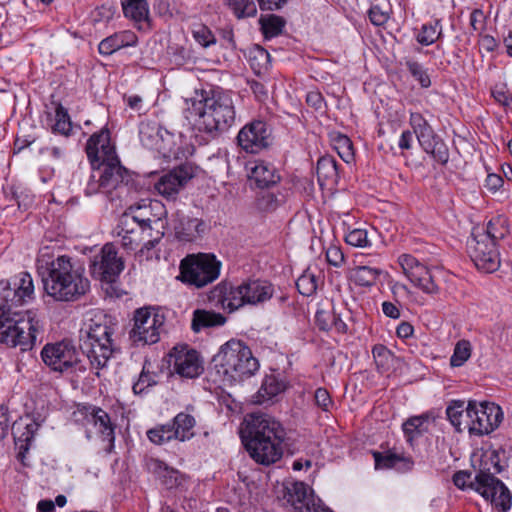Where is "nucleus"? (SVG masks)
I'll list each match as a JSON object with an SVG mask.
<instances>
[{"label": "nucleus", "mask_w": 512, "mask_h": 512, "mask_svg": "<svg viewBox=\"0 0 512 512\" xmlns=\"http://www.w3.org/2000/svg\"><path fill=\"white\" fill-rule=\"evenodd\" d=\"M148 366H150V363L145 361L138 380L132 386V390L136 395L145 393L148 388L157 384V374L151 372Z\"/></svg>", "instance_id": "de8ad7c7"}, {"label": "nucleus", "mask_w": 512, "mask_h": 512, "mask_svg": "<svg viewBox=\"0 0 512 512\" xmlns=\"http://www.w3.org/2000/svg\"><path fill=\"white\" fill-rule=\"evenodd\" d=\"M501 471L498 452L492 451L488 459L482 460L481 468L470 486L483 498L489 500L495 508L506 512L511 508V493L504 483L495 476Z\"/></svg>", "instance_id": "423d86ee"}, {"label": "nucleus", "mask_w": 512, "mask_h": 512, "mask_svg": "<svg viewBox=\"0 0 512 512\" xmlns=\"http://www.w3.org/2000/svg\"><path fill=\"white\" fill-rule=\"evenodd\" d=\"M85 151L91 168H97L104 190L110 194L131 181L129 171L121 165L107 128L93 133L87 140Z\"/></svg>", "instance_id": "20e7f679"}, {"label": "nucleus", "mask_w": 512, "mask_h": 512, "mask_svg": "<svg viewBox=\"0 0 512 512\" xmlns=\"http://www.w3.org/2000/svg\"><path fill=\"white\" fill-rule=\"evenodd\" d=\"M228 7L234 12L237 18L251 17L257 12L253 0H226Z\"/></svg>", "instance_id": "864d4df0"}, {"label": "nucleus", "mask_w": 512, "mask_h": 512, "mask_svg": "<svg viewBox=\"0 0 512 512\" xmlns=\"http://www.w3.org/2000/svg\"><path fill=\"white\" fill-rule=\"evenodd\" d=\"M137 44L138 37L133 31L121 30L101 40L98 52L103 56H110L123 48L134 47Z\"/></svg>", "instance_id": "c85d7f7f"}, {"label": "nucleus", "mask_w": 512, "mask_h": 512, "mask_svg": "<svg viewBox=\"0 0 512 512\" xmlns=\"http://www.w3.org/2000/svg\"><path fill=\"white\" fill-rule=\"evenodd\" d=\"M332 143L339 157L344 162L351 163L354 160L353 143L348 136L339 133L332 138Z\"/></svg>", "instance_id": "a18cd8bd"}, {"label": "nucleus", "mask_w": 512, "mask_h": 512, "mask_svg": "<svg viewBox=\"0 0 512 512\" xmlns=\"http://www.w3.org/2000/svg\"><path fill=\"white\" fill-rule=\"evenodd\" d=\"M251 178L259 188H269L280 181L275 167L267 162L257 163L251 170Z\"/></svg>", "instance_id": "473e14b6"}, {"label": "nucleus", "mask_w": 512, "mask_h": 512, "mask_svg": "<svg viewBox=\"0 0 512 512\" xmlns=\"http://www.w3.org/2000/svg\"><path fill=\"white\" fill-rule=\"evenodd\" d=\"M176 440L186 441L194 436L195 418L185 412L178 413L170 423Z\"/></svg>", "instance_id": "c9c22d12"}, {"label": "nucleus", "mask_w": 512, "mask_h": 512, "mask_svg": "<svg viewBox=\"0 0 512 512\" xmlns=\"http://www.w3.org/2000/svg\"><path fill=\"white\" fill-rule=\"evenodd\" d=\"M251 67L255 70L267 69L270 63V54L261 46H255L249 54Z\"/></svg>", "instance_id": "4d7b16f0"}, {"label": "nucleus", "mask_w": 512, "mask_h": 512, "mask_svg": "<svg viewBox=\"0 0 512 512\" xmlns=\"http://www.w3.org/2000/svg\"><path fill=\"white\" fill-rule=\"evenodd\" d=\"M345 242L354 247H370L371 242L368 239L367 231L365 229H353L345 236Z\"/></svg>", "instance_id": "13d9d810"}, {"label": "nucleus", "mask_w": 512, "mask_h": 512, "mask_svg": "<svg viewBox=\"0 0 512 512\" xmlns=\"http://www.w3.org/2000/svg\"><path fill=\"white\" fill-rule=\"evenodd\" d=\"M34 299V284L30 273L20 272L0 281V343L8 348L19 347L22 352L34 348L43 330L36 313H24L16 308Z\"/></svg>", "instance_id": "f257e3e1"}, {"label": "nucleus", "mask_w": 512, "mask_h": 512, "mask_svg": "<svg viewBox=\"0 0 512 512\" xmlns=\"http://www.w3.org/2000/svg\"><path fill=\"white\" fill-rule=\"evenodd\" d=\"M97 193L108 194L104 190V186L102 184V179H100V173L97 168H92V173L89 176V179L84 188V194L86 196H93Z\"/></svg>", "instance_id": "bf43d9fd"}, {"label": "nucleus", "mask_w": 512, "mask_h": 512, "mask_svg": "<svg viewBox=\"0 0 512 512\" xmlns=\"http://www.w3.org/2000/svg\"><path fill=\"white\" fill-rule=\"evenodd\" d=\"M41 359L51 370L59 373L86 371L80 352L69 340L47 343L41 350Z\"/></svg>", "instance_id": "6e6552de"}, {"label": "nucleus", "mask_w": 512, "mask_h": 512, "mask_svg": "<svg viewBox=\"0 0 512 512\" xmlns=\"http://www.w3.org/2000/svg\"><path fill=\"white\" fill-rule=\"evenodd\" d=\"M38 430V423H26L20 434H14V441L32 443Z\"/></svg>", "instance_id": "774afa93"}, {"label": "nucleus", "mask_w": 512, "mask_h": 512, "mask_svg": "<svg viewBox=\"0 0 512 512\" xmlns=\"http://www.w3.org/2000/svg\"><path fill=\"white\" fill-rule=\"evenodd\" d=\"M285 23L283 17L275 14L261 15L259 19L260 28L265 39L280 35Z\"/></svg>", "instance_id": "37998d69"}, {"label": "nucleus", "mask_w": 512, "mask_h": 512, "mask_svg": "<svg viewBox=\"0 0 512 512\" xmlns=\"http://www.w3.org/2000/svg\"><path fill=\"white\" fill-rule=\"evenodd\" d=\"M381 274V269L363 265L353 268L349 278L356 286L372 287Z\"/></svg>", "instance_id": "4c0bfd02"}, {"label": "nucleus", "mask_w": 512, "mask_h": 512, "mask_svg": "<svg viewBox=\"0 0 512 512\" xmlns=\"http://www.w3.org/2000/svg\"><path fill=\"white\" fill-rule=\"evenodd\" d=\"M326 260L334 267H341L345 262V256L341 248L336 245H330L326 250Z\"/></svg>", "instance_id": "69168bd1"}, {"label": "nucleus", "mask_w": 512, "mask_h": 512, "mask_svg": "<svg viewBox=\"0 0 512 512\" xmlns=\"http://www.w3.org/2000/svg\"><path fill=\"white\" fill-rule=\"evenodd\" d=\"M169 355L173 371L181 378L194 379L202 374L204 367L196 350L188 346L174 347Z\"/></svg>", "instance_id": "6ab92c4d"}, {"label": "nucleus", "mask_w": 512, "mask_h": 512, "mask_svg": "<svg viewBox=\"0 0 512 512\" xmlns=\"http://www.w3.org/2000/svg\"><path fill=\"white\" fill-rule=\"evenodd\" d=\"M117 329V323L111 316L102 315L90 320L85 338L81 342H90L92 344L117 345L113 335Z\"/></svg>", "instance_id": "412c9836"}, {"label": "nucleus", "mask_w": 512, "mask_h": 512, "mask_svg": "<svg viewBox=\"0 0 512 512\" xmlns=\"http://www.w3.org/2000/svg\"><path fill=\"white\" fill-rule=\"evenodd\" d=\"M173 229L175 236L179 241L193 242L196 239L203 237L208 226L202 219L186 216L177 211L174 214Z\"/></svg>", "instance_id": "5701e85b"}, {"label": "nucleus", "mask_w": 512, "mask_h": 512, "mask_svg": "<svg viewBox=\"0 0 512 512\" xmlns=\"http://www.w3.org/2000/svg\"><path fill=\"white\" fill-rule=\"evenodd\" d=\"M236 141L246 153L259 154L273 145L272 128L266 121L252 120L239 130Z\"/></svg>", "instance_id": "9b49d317"}, {"label": "nucleus", "mask_w": 512, "mask_h": 512, "mask_svg": "<svg viewBox=\"0 0 512 512\" xmlns=\"http://www.w3.org/2000/svg\"><path fill=\"white\" fill-rule=\"evenodd\" d=\"M422 149L429 154L438 164L445 166L449 161V149L444 140L437 134L433 138L420 142Z\"/></svg>", "instance_id": "e433bc0d"}, {"label": "nucleus", "mask_w": 512, "mask_h": 512, "mask_svg": "<svg viewBox=\"0 0 512 512\" xmlns=\"http://www.w3.org/2000/svg\"><path fill=\"white\" fill-rule=\"evenodd\" d=\"M469 255L478 270L492 273L500 266V255L496 244L484 234H472L468 241Z\"/></svg>", "instance_id": "2eb2a0df"}, {"label": "nucleus", "mask_w": 512, "mask_h": 512, "mask_svg": "<svg viewBox=\"0 0 512 512\" xmlns=\"http://www.w3.org/2000/svg\"><path fill=\"white\" fill-rule=\"evenodd\" d=\"M214 361L230 383L253 376L260 366L249 346L239 339H230L223 344Z\"/></svg>", "instance_id": "39448f33"}, {"label": "nucleus", "mask_w": 512, "mask_h": 512, "mask_svg": "<svg viewBox=\"0 0 512 512\" xmlns=\"http://www.w3.org/2000/svg\"><path fill=\"white\" fill-rule=\"evenodd\" d=\"M505 223L504 218L496 217L491 219L486 227L474 228L472 234H484L488 237L489 241H493L496 244L498 240L503 239L508 233Z\"/></svg>", "instance_id": "a19ab883"}, {"label": "nucleus", "mask_w": 512, "mask_h": 512, "mask_svg": "<svg viewBox=\"0 0 512 512\" xmlns=\"http://www.w3.org/2000/svg\"><path fill=\"white\" fill-rule=\"evenodd\" d=\"M244 423L245 427L241 430V439H257V443H260L259 439L275 436L285 430L279 421L265 413L249 414Z\"/></svg>", "instance_id": "f3484780"}, {"label": "nucleus", "mask_w": 512, "mask_h": 512, "mask_svg": "<svg viewBox=\"0 0 512 512\" xmlns=\"http://www.w3.org/2000/svg\"><path fill=\"white\" fill-rule=\"evenodd\" d=\"M194 176L195 167L191 163H184L161 175L154 187L166 199L175 200L179 191Z\"/></svg>", "instance_id": "dca6fc26"}, {"label": "nucleus", "mask_w": 512, "mask_h": 512, "mask_svg": "<svg viewBox=\"0 0 512 512\" xmlns=\"http://www.w3.org/2000/svg\"><path fill=\"white\" fill-rule=\"evenodd\" d=\"M332 316L333 309L331 311H326L323 309H318L315 314V323L319 330L321 331H329L332 329Z\"/></svg>", "instance_id": "338daca9"}, {"label": "nucleus", "mask_w": 512, "mask_h": 512, "mask_svg": "<svg viewBox=\"0 0 512 512\" xmlns=\"http://www.w3.org/2000/svg\"><path fill=\"white\" fill-rule=\"evenodd\" d=\"M406 277L411 283L427 294H433L438 291V286L434 282L429 269L421 262L408 272Z\"/></svg>", "instance_id": "72a5a7b5"}, {"label": "nucleus", "mask_w": 512, "mask_h": 512, "mask_svg": "<svg viewBox=\"0 0 512 512\" xmlns=\"http://www.w3.org/2000/svg\"><path fill=\"white\" fill-rule=\"evenodd\" d=\"M246 305H257L266 302L273 296L272 284L261 280H245L242 282Z\"/></svg>", "instance_id": "c756f323"}, {"label": "nucleus", "mask_w": 512, "mask_h": 512, "mask_svg": "<svg viewBox=\"0 0 512 512\" xmlns=\"http://www.w3.org/2000/svg\"><path fill=\"white\" fill-rule=\"evenodd\" d=\"M464 412H466V406L462 400H452L446 408L447 418L458 431L462 430L461 418Z\"/></svg>", "instance_id": "6e6d98bb"}, {"label": "nucleus", "mask_w": 512, "mask_h": 512, "mask_svg": "<svg viewBox=\"0 0 512 512\" xmlns=\"http://www.w3.org/2000/svg\"><path fill=\"white\" fill-rule=\"evenodd\" d=\"M368 17L375 26H382L390 18V9H384L379 4L372 5L368 11Z\"/></svg>", "instance_id": "680f3d73"}, {"label": "nucleus", "mask_w": 512, "mask_h": 512, "mask_svg": "<svg viewBox=\"0 0 512 512\" xmlns=\"http://www.w3.org/2000/svg\"><path fill=\"white\" fill-rule=\"evenodd\" d=\"M12 196L14 197V202L17 204L20 210L26 211L32 206L34 202V196L31 194V192L21 187H19V190H14L12 192Z\"/></svg>", "instance_id": "0e129e2a"}, {"label": "nucleus", "mask_w": 512, "mask_h": 512, "mask_svg": "<svg viewBox=\"0 0 512 512\" xmlns=\"http://www.w3.org/2000/svg\"><path fill=\"white\" fill-rule=\"evenodd\" d=\"M316 173L320 185H337L339 172L335 158L322 156L317 162Z\"/></svg>", "instance_id": "7c9ffc66"}, {"label": "nucleus", "mask_w": 512, "mask_h": 512, "mask_svg": "<svg viewBox=\"0 0 512 512\" xmlns=\"http://www.w3.org/2000/svg\"><path fill=\"white\" fill-rule=\"evenodd\" d=\"M149 472L154 474L161 484L168 490L183 492L188 488L187 477L180 471L168 467L164 462L158 459H150L147 462Z\"/></svg>", "instance_id": "4be33fe9"}, {"label": "nucleus", "mask_w": 512, "mask_h": 512, "mask_svg": "<svg viewBox=\"0 0 512 512\" xmlns=\"http://www.w3.org/2000/svg\"><path fill=\"white\" fill-rule=\"evenodd\" d=\"M285 198L283 193L262 192L257 198V208L264 212H272L285 202Z\"/></svg>", "instance_id": "09e8293b"}, {"label": "nucleus", "mask_w": 512, "mask_h": 512, "mask_svg": "<svg viewBox=\"0 0 512 512\" xmlns=\"http://www.w3.org/2000/svg\"><path fill=\"white\" fill-rule=\"evenodd\" d=\"M314 401L317 407L324 412H331L335 406L327 389L319 387L315 390Z\"/></svg>", "instance_id": "e2e57ef3"}, {"label": "nucleus", "mask_w": 512, "mask_h": 512, "mask_svg": "<svg viewBox=\"0 0 512 512\" xmlns=\"http://www.w3.org/2000/svg\"><path fill=\"white\" fill-rule=\"evenodd\" d=\"M467 428L470 434L487 435L503 421L501 407L491 402L469 401L466 406Z\"/></svg>", "instance_id": "9d476101"}, {"label": "nucleus", "mask_w": 512, "mask_h": 512, "mask_svg": "<svg viewBox=\"0 0 512 512\" xmlns=\"http://www.w3.org/2000/svg\"><path fill=\"white\" fill-rule=\"evenodd\" d=\"M37 272L44 291L56 301L75 302L90 291L84 264L70 256L54 258L41 252L37 258Z\"/></svg>", "instance_id": "f03ea898"}, {"label": "nucleus", "mask_w": 512, "mask_h": 512, "mask_svg": "<svg viewBox=\"0 0 512 512\" xmlns=\"http://www.w3.org/2000/svg\"><path fill=\"white\" fill-rule=\"evenodd\" d=\"M221 266L214 254H188L180 261L177 279L187 286L203 288L218 279Z\"/></svg>", "instance_id": "0eeeda50"}, {"label": "nucleus", "mask_w": 512, "mask_h": 512, "mask_svg": "<svg viewBox=\"0 0 512 512\" xmlns=\"http://www.w3.org/2000/svg\"><path fill=\"white\" fill-rule=\"evenodd\" d=\"M285 496L294 509L300 512H333L303 482H293L287 486Z\"/></svg>", "instance_id": "a211bd4d"}, {"label": "nucleus", "mask_w": 512, "mask_h": 512, "mask_svg": "<svg viewBox=\"0 0 512 512\" xmlns=\"http://www.w3.org/2000/svg\"><path fill=\"white\" fill-rule=\"evenodd\" d=\"M376 470L395 469L400 473L410 472L414 467L412 457L397 453L395 450L379 452L372 450Z\"/></svg>", "instance_id": "393cba45"}, {"label": "nucleus", "mask_w": 512, "mask_h": 512, "mask_svg": "<svg viewBox=\"0 0 512 512\" xmlns=\"http://www.w3.org/2000/svg\"><path fill=\"white\" fill-rule=\"evenodd\" d=\"M416 40L422 46H429L443 37L441 20L425 23L416 34Z\"/></svg>", "instance_id": "ea45409f"}, {"label": "nucleus", "mask_w": 512, "mask_h": 512, "mask_svg": "<svg viewBox=\"0 0 512 512\" xmlns=\"http://www.w3.org/2000/svg\"><path fill=\"white\" fill-rule=\"evenodd\" d=\"M404 436L408 443L412 444L424 433L428 432V416H413L407 419L402 425Z\"/></svg>", "instance_id": "58836bf2"}, {"label": "nucleus", "mask_w": 512, "mask_h": 512, "mask_svg": "<svg viewBox=\"0 0 512 512\" xmlns=\"http://www.w3.org/2000/svg\"><path fill=\"white\" fill-rule=\"evenodd\" d=\"M471 356V344L467 340H460L455 345L453 354L450 358L452 367L462 366Z\"/></svg>", "instance_id": "5fc2aeb1"}, {"label": "nucleus", "mask_w": 512, "mask_h": 512, "mask_svg": "<svg viewBox=\"0 0 512 512\" xmlns=\"http://www.w3.org/2000/svg\"><path fill=\"white\" fill-rule=\"evenodd\" d=\"M208 299L215 306L229 313L235 312L246 305L242 283L234 285L228 281H221L209 292Z\"/></svg>", "instance_id": "aec40b11"}, {"label": "nucleus", "mask_w": 512, "mask_h": 512, "mask_svg": "<svg viewBox=\"0 0 512 512\" xmlns=\"http://www.w3.org/2000/svg\"><path fill=\"white\" fill-rule=\"evenodd\" d=\"M285 390V384L279 381L274 375H267L264 377L261 387L255 394V404H265L271 401L275 396Z\"/></svg>", "instance_id": "f704fd0d"}, {"label": "nucleus", "mask_w": 512, "mask_h": 512, "mask_svg": "<svg viewBox=\"0 0 512 512\" xmlns=\"http://www.w3.org/2000/svg\"><path fill=\"white\" fill-rule=\"evenodd\" d=\"M372 354L377 365V369L383 371L386 369L389 361L392 359V352L384 345L377 344L372 348Z\"/></svg>", "instance_id": "052dcab7"}, {"label": "nucleus", "mask_w": 512, "mask_h": 512, "mask_svg": "<svg viewBox=\"0 0 512 512\" xmlns=\"http://www.w3.org/2000/svg\"><path fill=\"white\" fill-rule=\"evenodd\" d=\"M195 119V128L208 139H216L227 132L236 122V107L232 92L211 88L196 93L189 107Z\"/></svg>", "instance_id": "7ed1b4c3"}, {"label": "nucleus", "mask_w": 512, "mask_h": 512, "mask_svg": "<svg viewBox=\"0 0 512 512\" xmlns=\"http://www.w3.org/2000/svg\"><path fill=\"white\" fill-rule=\"evenodd\" d=\"M286 437L285 430L275 436L267 438L242 440L249 456L258 464L269 466L279 461L283 456V442Z\"/></svg>", "instance_id": "4468645a"}, {"label": "nucleus", "mask_w": 512, "mask_h": 512, "mask_svg": "<svg viewBox=\"0 0 512 512\" xmlns=\"http://www.w3.org/2000/svg\"><path fill=\"white\" fill-rule=\"evenodd\" d=\"M90 272L95 279L114 283L124 269V261L118 256L116 247L106 243L90 261Z\"/></svg>", "instance_id": "f8f14e48"}, {"label": "nucleus", "mask_w": 512, "mask_h": 512, "mask_svg": "<svg viewBox=\"0 0 512 512\" xmlns=\"http://www.w3.org/2000/svg\"><path fill=\"white\" fill-rule=\"evenodd\" d=\"M226 323V317L221 313L196 309L193 312L191 329L198 333L205 328L219 327Z\"/></svg>", "instance_id": "2f4dec72"}, {"label": "nucleus", "mask_w": 512, "mask_h": 512, "mask_svg": "<svg viewBox=\"0 0 512 512\" xmlns=\"http://www.w3.org/2000/svg\"><path fill=\"white\" fill-rule=\"evenodd\" d=\"M406 68L410 75L416 80L422 88H429L431 86V79L428 70L418 61L407 60Z\"/></svg>", "instance_id": "603ef678"}, {"label": "nucleus", "mask_w": 512, "mask_h": 512, "mask_svg": "<svg viewBox=\"0 0 512 512\" xmlns=\"http://www.w3.org/2000/svg\"><path fill=\"white\" fill-rule=\"evenodd\" d=\"M83 413L87 421L97 428L102 440L106 441L110 447H113L115 441V425L111 422L109 414L102 408L93 405L84 406Z\"/></svg>", "instance_id": "bb28decb"}, {"label": "nucleus", "mask_w": 512, "mask_h": 512, "mask_svg": "<svg viewBox=\"0 0 512 512\" xmlns=\"http://www.w3.org/2000/svg\"><path fill=\"white\" fill-rule=\"evenodd\" d=\"M191 34L194 40L203 48L216 44V37L211 29L202 23H195L191 27Z\"/></svg>", "instance_id": "8fccbe9b"}, {"label": "nucleus", "mask_w": 512, "mask_h": 512, "mask_svg": "<svg viewBox=\"0 0 512 512\" xmlns=\"http://www.w3.org/2000/svg\"><path fill=\"white\" fill-rule=\"evenodd\" d=\"M180 136V132H170L166 129L163 133L162 127L155 121H142L139 125V138L142 145L163 155L176 154L175 138Z\"/></svg>", "instance_id": "ddd939ff"}, {"label": "nucleus", "mask_w": 512, "mask_h": 512, "mask_svg": "<svg viewBox=\"0 0 512 512\" xmlns=\"http://www.w3.org/2000/svg\"><path fill=\"white\" fill-rule=\"evenodd\" d=\"M117 230L118 236L121 237L122 246L126 250L134 251L144 241L140 218L137 216H123Z\"/></svg>", "instance_id": "a878e982"}, {"label": "nucleus", "mask_w": 512, "mask_h": 512, "mask_svg": "<svg viewBox=\"0 0 512 512\" xmlns=\"http://www.w3.org/2000/svg\"><path fill=\"white\" fill-rule=\"evenodd\" d=\"M164 322V315L155 308H138L134 311L133 326L129 331V339L136 346L155 344L160 339V330Z\"/></svg>", "instance_id": "1a4fd4ad"}, {"label": "nucleus", "mask_w": 512, "mask_h": 512, "mask_svg": "<svg viewBox=\"0 0 512 512\" xmlns=\"http://www.w3.org/2000/svg\"><path fill=\"white\" fill-rule=\"evenodd\" d=\"M409 123L413 129V132L418 142H425L429 138H433L436 135L434 129L424 116L419 112H411L409 116Z\"/></svg>", "instance_id": "79ce46f5"}, {"label": "nucleus", "mask_w": 512, "mask_h": 512, "mask_svg": "<svg viewBox=\"0 0 512 512\" xmlns=\"http://www.w3.org/2000/svg\"><path fill=\"white\" fill-rule=\"evenodd\" d=\"M320 277L309 268L303 272V274L297 279L296 287L300 294L304 296L313 295L319 283Z\"/></svg>", "instance_id": "49530a36"}, {"label": "nucleus", "mask_w": 512, "mask_h": 512, "mask_svg": "<svg viewBox=\"0 0 512 512\" xmlns=\"http://www.w3.org/2000/svg\"><path fill=\"white\" fill-rule=\"evenodd\" d=\"M120 3L124 17L131 21L137 30H152L153 23L147 0H120Z\"/></svg>", "instance_id": "b1692460"}, {"label": "nucleus", "mask_w": 512, "mask_h": 512, "mask_svg": "<svg viewBox=\"0 0 512 512\" xmlns=\"http://www.w3.org/2000/svg\"><path fill=\"white\" fill-rule=\"evenodd\" d=\"M80 355H86L92 368L103 369L114 353L119 352L117 345L80 343Z\"/></svg>", "instance_id": "cd10ccee"}, {"label": "nucleus", "mask_w": 512, "mask_h": 512, "mask_svg": "<svg viewBox=\"0 0 512 512\" xmlns=\"http://www.w3.org/2000/svg\"><path fill=\"white\" fill-rule=\"evenodd\" d=\"M52 133L60 134L68 137L72 131V123L68 110L61 104L57 103L55 108V123L51 128Z\"/></svg>", "instance_id": "c03bdc74"}, {"label": "nucleus", "mask_w": 512, "mask_h": 512, "mask_svg": "<svg viewBox=\"0 0 512 512\" xmlns=\"http://www.w3.org/2000/svg\"><path fill=\"white\" fill-rule=\"evenodd\" d=\"M146 434L148 439L156 445H163L175 439L170 423L156 425L149 429Z\"/></svg>", "instance_id": "3c124183"}]
</instances>
